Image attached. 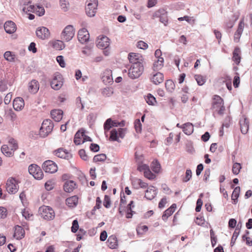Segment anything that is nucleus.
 Masks as SVG:
<instances>
[{
	"instance_id": "9d476101",
	"label": "nucleus",
	"mask_w": 252,
	"mask_h": 252,
	"mask_svg": "<svg viewBox=\"0 0 252 252\" xmlns=\"http://www.w3.org/2000/svg\"><path fill=\"white\" fill-rule=\"evenodd\" d=\"M36 35L38 38L44 40L50 37L49 30L45 27H38L36 30Z\"/></svg>"
},
{
	"instance_id": "a19ab883",
	"label": "nucleus",
	"mask_w": 252,
	"mask_h": 252,
	"mask_svg": "<svg viewBox=\"0 0 252 252\" xmlns=\"http://www.w3.org/2000/svg\"><path fill=\"white\" fill-rule=\"evenodd\" d=\"M101 94L104 97H109L113 94L112 89L109 87H106L102 90Z\"/></svg>"
},
{
	"instance_id": "4be33fe9",
	"label": "nucleus",
	"mask_w": 252,
	"mask_h": 252,
	"mask_svg": "<svg viewBox=\"0 0 252 252\" xmlns=\"http://www.w3.org/2000/svg\"><path fill=\"white\" fill-rule=\"evenodd\" d=\"M55 155L58 157L62 158L68 159L71 158V154L63 150V148H59L57 150L54 151Z\"/></svg>"
},
{
	"instance_id": "cd10ccee",
	"label": "nucleus",
	"mask_w": 252,
	"mask_h": 252,
	"mask_svg": "<svg viewBox=\"0 0 252 252\" xmlns=\"http://www.w3.org/2000/svg\"><path fill=\"white\" fill-rule=\"evenodd\" d=\"M76 187L75 183L71 180L67 181L63 185V189L65 192H71Z\"/></svg>"
},
{
	"instance_id": "c03bdc74",
	"label": "nucleus",
	"mask_w": 252,
	"mask_h": 252,
	"mask_svg": "<svg viewBox=\"0 0 252 252\" xmlns=\"http://www.w3.org/2000/svg\"><path fill=\"white\" fill-rule=\"evenodd\" d=\"M174 212L173 209L172 208H168L167 210H166L164 214H163L162 216V218L163 220H165L167 219V218L170 216Z\"/></svg>"
},
{
	"instance_id": "5701e85b",
	"label": "nucleus",
	"mask_w": 252,
	"mask_h": 252,
	"mask_svg": "<svg viewBox=\"0 0 252 252\" xmlns=\"http://www.w3.org/2000/svg\"><path fill=\"white\" fill-rule=\"evenodd\" d=\"M157 193L155 188L153 186L148 187L145 192V197L148 200H152L155 198Z\"/></svg>"
},
{
	"instance_id": "7c9ffc66",
	"label": "nucleus",
	"mask_w": 252,
	"mask_h": 252,
	"mask_svg": "<svg viewBox=\"0 0 252 252\" xmlns=\"http://www.w3.org/2000/svg\"><path fill=\"white\" fill-rule=\"evenodd\" d=\"M85 130L83 129L78 130L75 134L74 138V142L76 145L81 144V139L84 135Z\"/></svg>"
},
{
	"instance_id": "5fc2aeb1",
	"label": "nucleus",
	"mask_w": 252,
	"mask_h": 252,
	"mask_svg": "<svg viewBox=\"0 0 252 252\" xmlns=\"http://www.w3.org/2000/svg\"><path fill=\"white\" fill-rule=\"evenodd\" d=\"M192 177V172L191 170L187 169L186 172V176L184 178L183 181L184 182H188Z\"/></svg>"
},
{
	"instance_id": "de8ad7c7",
	"label": "nucleus",
	"mask_w": 252,
	"mask_h": 252,
	"mask_svg": "<svg viewBox=\"0 0 252 252\" xmlns=\"http://www.w3.org/2000/svg\"><path fill=\"white\" fill-rule=\"evenodd\" d=\"M106 159V156L104 154H101L95 156L94 157V162L103 161Z\"/></svg>"
},
{
	"instance_id": "393cba45",
	"label": "nucleus",
	"mask_w": 252,
	"mask_h": 252,
	"mask_svg": "<svg viewBox=\"0 0 252 252\" xmlns=\"http://www.w3.org/2000/svg\"><path fill=\"white\" fill-rule=\"evenodd\" d=\"M15 150L10 148L7 145H3L1 147V152L7 157H11L14 155Z\"/></svg>"
},
{
	"instance_id": "4c0bfd02",
	"label": "nucleus",
	"mask_w": 252,
	"mask_h": 252,
	"mask_svg": "<svg viewBox=\"0 0 252 252\" xmlns=\"http://www.w3.org/2000/svg\"><path fill=\"white\" fill-rule=\"evenodd\" d=\"M53 47L58 50H61L64 48V44L62 40H57L53 43Z\"/></svg>"
},
{
	"instance_id": "c756f323",
	"label": "nucleus",
	"mask_w": 252,
	"mask_h": 252,
	"mask_svg": "<svg viewBox=\"0 0 252 252\" xmlns=\"http://www.w3.org/2000/svg\"><path fill=\"white\" fill-rule=\"evenodd\" d=\"M182 128L187 135H190L193 131V126L191 123H187L182 126Z\"/></svg>"
},
{
	"instance_id": "f03ea898",
	"label": "nucleus",
	"mask_w": 252,
	"mask_h": 252,
	"mask_svg": "<svg viewBox=\"0 0 252 252\" xmlns=\"http://www.w3.org/2000/svg\"><path fill=\"white\" fill-rule=\"evenodd\" d=\"M212 109L215 112H217L220 115H222L225 110V107L223 106V99L219 95H214Z\"/></svg>"
},
{
	"instance_id": "f257e3e1",
	"label": "nucleus",
	"mask_w": 252,
	"mask_h": 252,
	"mask_svg": "<svg viewBox=\"0 0 252 252\" xmlns=\"http://www.w3.org/2000/svg\"><path fill=\"white\" fill-rule=\"evenodd\" d=\"M144 63H140L131 64L128 69V76L132 79L139 77L144 71Z\"/></svg>"
},
{
	"instance_id": "052dcab7",
	"label": "nucleus",
	"mask_w": 252,
	"mask_h": 252,
	"mask_svg": "<svg viewBox=\"0 0 252 252\" xmlns=\"http://www.w3.org/2000/svg\"><path fill=\"white\" fill-rule=\"evenodd\" d=\"M103 205L107 208L110 207L111 201L108 195H105L103 201Z\"/></svg>"
},
{
	"instance_id": "c9c22d12",
	"label": "nucleus",
	"mask_w": 252,
	"mask_h": 252,
	"mask_svg": "<svg viewBox=\"0 0 252 252\" xmlns=\"http://www.w3.org/2000/svg\"><path fill=\"white\" fill-rule=\"evenodd\" d=\"M240 192V188L239 187H236L232 192L231 195V199L233 200V203L236 204L238 202V198L239 196Z\"/></svg>"
},
{
	"instance_id": "aec40b11",
	"label": "nucleus",
	"mask_w": 252,
	"mask_h": 252,
	"mask_svg": "<svg viewBox=\"0 0 252 252\" xmlns=\"http://www.w3.org/2000/svg\"><path fill=\"white\" fill-rule=\"evenodd\" d=\"M39 84L35 79H32L28 84V90L29 92L32 94L36 93L39 90Z\"/></svg>"
},
{
	"instance_id": "0eeeda50",
	"label": "nucleus",
	"mask_w": 252,
	"mask_h": 252,
	"mask_svg": "<svg viewBox=\"0 0 252 252\" xmlns=\"http://www.w3.org/2000/svg\"><path fill=\"white\" fill-rule=\"evenodd\" d=\"M29 172L36 179L40 180L43 177V173L40 167L36 164H31L29 167Z\"/></svg>"
},
{
	"instance_id": "6e6d98bb",
	"label": "nucleus",
	"mask_w": 252,
	"mask_h": 252,
	"mask_svg": "<svg viewBox=\"0 0 252 252\" xmlns=\"http://www.w3.org/2000/svg\"><path fill=\"white\" fill-rule=\"evenodd\" d=\"M239 234V231H237V228H236L235 230L234 231L233 236L232 237L230 245L231 246H233L235 243V242L238 237V235Z\"/></svg>"
},
{
	"instance_id": "423d86ee",
	"label": "nucleus",
	"mask_w": 252,
	"mask_h": 252,
	"mask_svg": "<svg viewBox=\"0 0 252 252\" xmlns=\"http://www.w3.org/2000/svg\"><path fill=\"white\" fill-rule=\"evenodd\" d=\"M6 189L8 193L15 194L19 189L18 181L13 178L8 179L6 182Z\"/></svg>"
},
{
	"instance_id": "6ab92c4d",
	"label": "nucleus",
	"mask_w": 252,
	"mask_h": 252,
	"mask_svg": "<svg viewBox=\"0 0 252 252\" xmlns=\"http://www.w3.org/2000/svg\"><path fill=\"white\" fill-rule=\"evenodd\" d=\"M4 28L5 32L9 34L13 33L16 31V26L15 24L11 21L6 22L4 25Z\"/></svg>"
},
{
	"instance_id": "72a5a7b5",
	"label": "nucleus",
	"mask_w": 252,
	"mask_h": 252,
	"mask_svg": "<svg viewBox=\"0 0 252 252\" xmlns=\"http://www.w3.org/2000/svg\"><path fill=\"white\" fill-rule=\"evenodd\" d=\"M102 77L103 82L105 84H110L113 82V78L110 70H106Z\"/></svg>"
},
{
	"instance_id": "a878e982",
	"label": "nucleus",
	"mask_w": 252,
	"mask_h": 252,
	"mask_svg": "<svg viewBox=\"0 0 252 252\" xmlns=\"http://www.w3.org/2000/svg\"><path fill=\"white\" fill-rule=\"evenodd\" d=\"M35 6H34L33 4H32V1H28L27 2H25L24 3L22 10L26 13L28 12H35Z\"/></svg>"
},
{
	"instance_id": "58836bf2",
	"label": "nucleus",
	"mask_w": 252,
	"mask_h": 252,
	"mask_svg": "<svg viewBox=\"0 0 252 252\" xmlns=\"http://www.w3.org/2000/svg\"><path fill=\"white\" fill-rule=\"evenodd\" d=\"M165 85L166 89L168 92H172L174 90L175 84L171 80H167Z\"/></svg>"
},
{
	"instance_id": "603ef678",
	"label": "nucleus",
	"mask_w": 252,
	"mask_h": 252,
	"mask_svg": "<svg viewBox=\"0 0 252 252\" xmlns=\"http://www.w3.org/2000/svg\"><path fill=\"white\" fill-rule=\"evenodd\" d=\"M178 20L179 21H183L186 20L189 23L193 24L194 23L195 20L193 18V17H189L188 16H185L183 17H180L178 18Z\"/></svg>"
},
{
	"instance_id": "49530a36",
	"label": "nucleus",
	"mask_w": 252,
	"mask_h": 252,
	"mask_svg": "<svg viewBox=\"0 0 252 252\" xmlns=\"http://www.w3.org/2000/svg\"><path fill=\"white\" fill-rule=\"evenodd\" d=\"M241 169V164L239 163L236 162L233 165L232 172L234 174L237 175L239 173Z\"/></svg>"
},
{
	"instance_id": "2f4dec72",
	"label": "nucleus",
	"mask_w": 252,
	"mask_h": 252,
	"mask_svg": "<svg viewBox=\"0 0 252 252\" xmlns=\"http://www.w3.org/2000/svg\"><path fill=\"white\" fill-rule=\"evenodd\" d=\"M108 247L111 249H115L118 246V241L117 238L114 235L110 236L107 240Z\"/></svg>"
},
{
	"instance_id": "4468645a",
	"label": "nucleus",
	"mask_w": 252,
	"mask_h": 252,
	"mask_svg": "<svg viewBox=\"0 0 252 252\" xmlns=\"http://www.w3.org/2000/svg\"><path fill=\"white\" fill-rule=\"evenodd\" d=\"M90 34L85 28L80 30L78 32V40L82 43H85L89 40Z\"/></svg>"
},
{
	"instance_id": "8fccbe9b",
	"label": "nucleus",
	"mask_w": 252,
	"mask_h": 252,
	"mask_svg": "<svg viewBox=\"0 0 252 252\" xmlns=\"http://www.w3.org/2000/svg\"><path fill=\"white\" fill-rule=\"evenodd\" d=\"M142 124L139 119H136L134 122V127L137 132H141L142 130Z\"/></svg>"
},
{
	"instance_id": "e2e57ef3",
	"label": "nucleus",
	"mask_w": 252,
	"mask_h": 252,
	"mask_svg": "<svg viewBox=\"0 0 252 252\" xmlns=\"http://www.w3.org/2000/svg\"><path fill=\"white\" fill-rule=\"evenodd\" d=\"M79 155L82 159L84 160H87L88 159V157L84 149H81L79 151Z\"/></svg>"
},
{
	"instance_id": "f8f14e48",
	"label": "nucleus",
	"mask_w": 252,
	"mask_h": 252,
	"mask_svg": "<svg viewBox=\"0 0 252 252\" xmlns=\"http://www.w3.org/2000/svg\"><path fill=\"white\" fill-rule=\"evenodd\" d=\"M245 26L244 19L243 18L240 21L237 31L234 35V41L237 43L239 41L240 38L243 33Z\"/></svg>"
},
{
	"instance_id": "f3484780",
	"label": "nucleus",
	"mask_w": 252,
	"mask_h": 252,
	"mask_svg": "<svg viewBox=\"0 0 252 252\" xmlns=\"http://www.w3.org/2000/svg\"><path fill=\"white\" fill-rule=\"evenodd\" d=\"M97 7V3L96 2L89 3L86 7V12L88 16L91 17H94L96 13Z\"/></svg>"
},
{
	"instance_id": "412c9836",
	"label": "nucleus",
	"mask_w": 252,
	"mask_h": 252,
	"mask_svg": "<svg viewBox=\"0 0 252 252\" xmlns=\"http://www.w3.org/2000/svg\"><path fill=\"white\" fill-rule=\"evenodd\" d=\"M25 103L23 99L21 97H17L14 99L13 102L14 109L16 111L21 110L24 107Z\"/></svg>"
},
{
	"instance_id": "bf43d9fd",
	"label": "nucleus",
	"mask_w": 252,
	"mask_h": 252,
	"mask_svg": "<svg viewBox=\"0 0 252 252\" xmlns=\"http://www.w3.org/2000/svg\"><path fill=\"white\" fill-rule=\"evenodd\" d=\"M54 184L51 181H48L45 184V188L47 190H52L54 188Z\"/></svg>"
},
{
	"instance_id": "13d9d810",
	"label": "nucleus",
	"mask_w": 252,
	"mask_h": 252,
	"mask_svg": "<svg viewBox=\"0 0 252 252\" xmlns=\"http://www.w3.org/2000/svg\"><path fill=\"white\" fill-rule=\"evenodd\" d=\"M8 143L9 144L12 145V148L14 150H16L18 149V146L17 142L16 140H15L14 138H9V139L8 140Z\"/></svg>"
},
{
	"instance_id": "e433bc0d",
	"label": "nucleus",
	"mask_w": 252,
	"mask_h": 252,
	"mask_svg": "<svg viewBox=\"0 0 252 252\" xmlns=\"http://www.w3.org/2000/svg\"><path fill=\"white\" fill-rule=\"evenodd\" d=\"M109 139L113 141H117L118 142H120L119 139L118 131L117 129H113L110 131Z\"/></svg>"
},
{
	"instance_id": "473e14b6",
	"label": "nucleus",
	"mask_w": 252,
	"mask_h": 252,
	"mask_svg": "<svg viewBox=\"0 0 252 252\" xmlns=\"http://www.w3.org/2000/svg\"><path fill=\"white\" fill-rule=\"evenodd\" d=\"M66 204L69 207H74L78 203V197L74 195L67 198L65 200Z\"/></svg>"
},
{
	"instance_id": "864d4df0",
	"label": "nucleus",
	"mask_w": 252,
	"mask_h": 252,
	"mask_svg": "<svg viewBox=\"0 0 252 252\" xmlns=\"http://www.w3.org/2000/svg\"><path fill=\"white\" fill-rule=\"evenodd\" d=\"M144 174L146 178L150 180L154 179L156 177V175L151 171L149 168L147 170L145 171Z\"/></svg>"
},
{
	"instance_id": "bb28decb",
	"label": "nucleus",
	"mask_w": 252,
	"mask_h": 252,
	"mask_svg": "<svg viewBox=\"0 0 252 252\" xmlns=\"http://www.w3.org/2000/svg\"><path fill=\"white\" fill-rule=\"evenodd\" d=\"M63 114V111L59 109L53 110L51 112V117L56 122H59L62 119Z\"/></svg>"
},
{
	"instance_id": "69168bd1",
	"label": "nucleus",
	"mask_w": 252,
	"mask_h": 252,
	"mask_svg": "<svg viewBox=\"0 0 252 252\" xmlns=\"http://www.w3.org/2000/svg\"><path fill=\"white\" fill-rule=\"evenodd\" d=\"M7 216V210L3 207H0V218L4 219Z\"/></svg>"
},
{
	"instance_id": "338daca9",
	"label": "nucleus",
	"mask_w": 252,
	"mask_h": 252,
	"mask_svg": "<svg viewBox=\"0 0 252 252\" xmlns=\"http://www.w3.org/2000/svg\"><path fill=\"white\" fill-rule=\"evenodd\" d=\"M57 61L61 67H64L65 66V63H64L63 56H58L57 57Z\"/></svg>"
},
{
	"instance_id": "0e129e2a",
	"label": "nucleus",
	"mask_w": 252,
	"mask_h": 252,
	"mask_svg": "<svg viewBox=\"0 0 252 252\" xmlns=\"http://www.w3.org/2000/svg\"><path fill=\"white\" fill-rule=\"evenodd\" d=\"M79 228L78 222L77 220H74L72 222V226L71 227V231L73 233L76 232Z\"/></svg>"
},
{
	"instance_id": "2eb2a0df",
	"label": "nucleus",
	"mask_w": 252,
	"mask_h": 252,
	"mask_svg": "<svg viewBox=\"0 0 252 252\" xmlns=\"http://www.w3.org/2000/svg\"><path fill=\"white\" fill-rule=\"evenodd\" d=\"M150 80L152 83L155 85H158L164 80L163 74L159 72L153 73L151 74Z\"/></svg>"
},
{
	"instance_id": "79ce46f5",
	"label": "nucleus",
	"mask_w": 252,
	"mask_h": 252,
	"mask_svg": "<svg viewBox=\"0 0 252 252\" xmlns=\"http://www.w3.org/2000/svg\"><path fill=\"white\" fill-rule=\"evenodd\" d=\"M194 78L199 86L203 85L206 82V78L201 75H195Z\"/></svg>"
},
{
	"instance_id": "a211bd4d",
	"label": "nucleus",
	"mask_w": 252,
	"mask_h": 252,
	"mask_svg": "<svg viewBox=\"0 0 252 252\" xmlns=\"http://www.w3.org/2000/svg\"><path fill=\"white\" fill-rule=\"evenodd\" d=\"M239 123L241 132L244 134H246L249 128V121L248 119L244 116L240 120Z\"/></svg>"
},
{
	"instance_id": "dca6fc26",
	"label": "nucleus",
	"mask_w": 252,
	"mask_h": 252,
	"mask_svg": "<svg viewBox=\"0 0 252 252\" xmlns=\"http://www.w3.org/2000/svg\"><path fill=\"white\" fill-rule=\"evenodd\" d=\"M128 59L132 64L139 63H144L142 57L138 54L130 53L128 54Z\"/></svg>"
},
{
	"instance_id": "7ed1b4c3",
	"label": "nucleus",
	"mask_w": 252,
	"mask_h": 252,
	"mask_svg": "<svg viewBox=\"0 0 252 252\" xmlns=\"http://www.w3.org/2000/svg\"><path fill=\"white\" fill-rule=\"evenodd\" d=\"M39 212L41 218L47 220L54 219L55 214L53 209L47 206H43L39 208Z\"/></svg>"
},
{
	"instance_id": "09e8293b",
	"label": "nucleus",
	"mask_w": 252,
	"mask_h": 252,
	"mask_svg": "<svg viewBox=\"0 0 252 252\" xmlns=\"http://www.w3.org/2000/svg\"><path fill=\"white\" fill-rule=\"evenodd\" d=\"M111 119H108L104 124V129L105 132L108 131L110 129L113 127L112 126Z\"/></svg>"
},
{
	"instance_id": "774afa93",
	"label": "nucleus",
	"mask_w": 252,
	"mask_h": 252,
	"mask_svg": "<svg viewBox=\"0 0 252 252\" xmlns=\"http://www.w3.org/2000/svg\"><path fill=\"white\" fill-rule=\"evenodd\" d=\"M137 46L140 49H145L147 48L148 44L143 41H139L137 43Z\"/></svg>"
},
{
	"instance_id": "f704fd0d",
	"label": "nucleus",
	"mask_w": 252,
	"mask_h": 252,
	"mask_svg": "<svg viewBox=\"0 0 252 252\" xmlns=\"http://www.w3.org/2000/svg\"><path fill=\"white\" fill-rule=\"evenodd\" d=\"M240 49L238 47H236L233 53V61L236 63L237 64H238L241 60V57L240 56Z\"/></svg>"
},
{
	"instance_id": "ea45409f",
	"label": "nucleus",
	"mask_w": 252,
	"mask_h": 252,
	"mask_svg": "<svg viewBox=\"0 0 252 252\" xmlns=\"http://www.w3.org/2000/svg\"><path fill=\"white\" fill-rule=\"evenodd\" d=\"M60 5L64 12L67 11L69 9V2L67 0H60Z\"/></svg>"
},
{
	"instance_id": "680f3d73",
	"label": "nucleus",
	"mask_w": 252,
	"mask_h": 252,
	"mask_svg": "<svg viewBox=\"0 0 252 252\" xmlns=\"http://www.w3.org/2000/svg\"><path fill=\"white\" fill-rule=\"evenodd\" d=\"M76 104L78 108L80 107V109L83 110L84 108V104L82 102L81 98L77 97L76 99Z\"/></svg>"
},
{
	"instance_id": "3c124183",
	"label": "nucleus",
	"mask_w": 252,
	"mask_h": 252,
	"mask_svg": "<svg viewBox=\"0 0 252 252\" xmlns=\"http://www.w3.org/2000/svg\"><path fill=\"white\" fill-rule=\"evenodd\" d=\"M14 55L10 51H6L4 54V58L5 59L9 62H12L14 60Z\"/></svg>"
},
{
	"instance_id": "c85d7f7f",
	"label": "nucleus",
	"mask_w": 252,
	"mask_h": 252,
	"mask_svg": "<svg viewBox=\"0 0 252 252\" xmlns=\"http://www.w3.org/2000/svg\"><path fill=\"white\" fill-rule=\"evenodd\" d=\"M163 58H159L155 61L152 66L153 70L156 71L161 69L163 66Z\"/></svg>"
},
{
	"instance_id": "b1692460",
	"label": "nucleus",
	"mask_w": 252,
	"mask_h": 252,
	"mask_svg": "<svg viewBox=\"0 0 252 252\" xmlns=\"http://www.w3.org/2000/svg\"><path fill=\"white\" fill-rule=\"evenodd\" d=\"M25 232L22 227L16 225L15 227L14 237L17 240L21 239L25 236Z\"/></svg>"
},
{
	"instance_id": "6e6552de",
	"label": "nucleus",
	"mask_w": 252,
	"mask_h": 252,
	"mask_svg": "<svg viewBox=\"0 0 252 252\" xmlns=\"http://www.w3.org/2000/svg\"><path fill=\"white\" fill-rule=\"evenodd\" d=\"M42 168L46 172L50 173H54L57 171V165L53 161L48 160L42 164Z\"/></svg>"
},
{
	"instance_id": "37998d69",
	"label": "nucleus",
	"mask_w": 252,
	"mask_h": 252,
	"mask_svg": "<svg viewBox=\"0 0 252 252\" xmlns=\"http://www.w3.org/2000/svg\"><path fill=\"white\" fill-rule=\"evenodd\" d=\"M145 100L149 105H154L155 103L156 102L155 97L150 94L146 96Z\"/></svg>"
},
{
	"instance_id": "9b49d317",
	"label": "nucleus",
	"mask_w": 252,
	"mask_h": 252,
	"mask_svg": "<svg viewBox=\"0 0 252 252\" xmlns=\"http://www.w3.org/2000/svg\"><path fill=\"white\" fill-rule=\"evenodd\" d=\"M155 17L159 18L160 22L166 25L168 22V17L166 11L163 9H160L157 11L154 15Z\"/></svg>"
},
{
	"instance_id": "4d7b16f0",
	"label": "nucleus",
	"mask_w": 252,
	"mask_h": 252,
	"mask_svg": "<svg viewBox=\"0 0 252 252\" xmlns=\"http://www.w3.org/2000/svg\"><path fill=\"white\" fill-rule=\"evenodd\" d=\"M36 12L39 16H42L45 13V10L42 6H40L39 5H36L35 6V12Z\"/></svg>"
},
{
	"instance_id": "39448f33",
	"label": "nucleus",
	"mask_w": 252,
	"mask_h": 252,
	"mask_svg": "<svg viewBox=\"0 0 252 252\" xmlns=\"http://www.w3.org/2000/svg\"><path fill=\"white\" fill-rule=\"evenodd\" d=\"M75 31L71 25L67 26L61 34V39L65 41H70L74 36Z\"/></svg>"
},
{
	"instance_id": "1a4fd4ad",
	"label": "nucleus",
	"mask_w": 252,
	"mask_h": 252,
	"mask_svg": "<svg viewBox=\"0 0 252 252\" xmlns=\"http://www.w3.org/2000/svg\"><path fill=\"white\" fill-rule=\"evenodd\" d=\"M54 127V125L51 120L46 119L44 120L40 128V133L44 132L47 135L50 133Z\"/></svg>"
},
{
	"instance_id": "a18cd8bd",
	"label": "nucleus",
	"mask_w": 252,
	"mask_h": 252,
	"mask_svg": "<svg viewBox=\"0 0 252 252\" xmlns=\"http://www.w3.org/2000/svg\"><path fill=\"white\" fill-rule=\"evenodd\" d=\"M152 168L155 173H158L160 168L159 163L157 160L153 161L152 163Z\"/></svg>"
},
{
	"instance_id": "20e7f679",
	"label": "nucleus",
	"mask_w": 252,
	"mask_h": 252,
	"mask_svg": "<svg viewBox=\"0 0 252 252\" xmlns=\"http://www.w3.org/2000/svg\"><path fill=\"white\" fill-rule=\"evenodd\" d=\"M63 85V79L62 75L59 72L54 74L53 79L50 82L52 88L55 90H59Z\"/></svg>"
},
{
	"instance_id": "ddd939ff",
	"label": "nucleus",
	"mask_w": 252,
	"mask_h": 252,
	"mask_svg": "<svg viewBox=\"0 0 252 252\" xmlns=\"http://www.w3.org/2000/svg\"><path fill=\"white\" fill-rule=\"evenodd\" d=\"M109 38L106 36H99L97 40L96 45L99 48L106 49L109 46Z\"/></svg>"
}]
</instances>
